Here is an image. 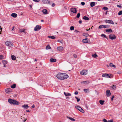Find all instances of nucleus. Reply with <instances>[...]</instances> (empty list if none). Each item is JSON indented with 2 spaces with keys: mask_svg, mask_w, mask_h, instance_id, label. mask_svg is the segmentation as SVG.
Wrapping results in <instances>:
<instances>
[{
  "mask_svg": "<svg viewBox=\"0 0 122 122\" xmlns=\"http://www.w3.org/2000/svg\"><path fill=\"white\" fill-rule=\"evenodd\" d=\"M55 5V3H53L52 4V7H54Z\"/></svg>",
  "mask_w": 122,
  "mask_h": 122,
  "instance_id": "obj_54",
  "label": "nucleus"
},
{
  "mask_svg": "<svg viewBox=\"0 0 122 122\" xmlns=\"http://www.w3.org/2000/svg\"><path fill=\"white\" fill-rule=\"evenodd\" d=\"M113 120L112 119L110 120H109L107 121V122H113Z\"/></svg>",
  "mask_w": 122,
  "mask_h": 122,
  "instance_id": "obj_50",
  "label": "nucleus"
},
{
  "mask_svg": "<svg viewBox=\"0 0 122 122\" xmlns=\"http://www.w3.org/2000/svg\"><path fill=\"white\" fill-rule=\"evenodd\" d=\"M56 76L57 78L61 80H63L66 79L68 77V75L65 73H61L57 74Z\"/></svg>",
  "mask_w": 122,
  "mask_h": 122,
  "instance_id": "obj_1",
  "label": "nucleus"
},
{
  "mask_svg": "<svg viewBox=\"0 0 122 122\" xmlns=\"http://www.w3.org/2000/svg\"><path fill=\"white\" fill-rule=\"evenodd\" d=\"M56 59H55L51 58L50 59V61L51 62H56Z\"/></svg>",
  "mask_w": 122,
  "mask_h": 122,
  "instance_id": "obj_18",
  "label": "nucleus"
},
{
  "mask_svg": "<svg viewBox=\"0 0 122 122\" xmlns=\"http://www.w3.org/2000/svg\"><path fill=\"white\" fill-rule=\"evenodd\" d=\"M85 3L84 2H82L81 3V4L82 5H85Z\"/></svg>",
  "mask_w": 122,
  "mask_h": 122,
  "instance_id": "obj_47",
  "label": "nucleus"
},
{
  "mask_svg": "<svg viewBox=\"0 0 122 122\" xmlns=\"http://www.w3.org/2000/svg\"><path fill=\"white\" fill-rule=\"evenodd\" d=\"M83 19L85 20H88L89 19L88 17L86 16L83 17Z\"/></svg>",
  "mask_w": 122,
  "mask_h": 122,
  "instance_id": "obj_28",
  "label": "nucleus"
},
{
  "mask_svg": "<svg viewBox=\"0 0 122 122\" xmlns=\"http://www.w3.org/2000/svg\"><path fill=\"white\" fill-rule=\"evenodd\" d=\"M12 88H14L16 87V84H14L10 86Z\"/></svg>",
  "mask_w": 122,
  "mask_h": 122,
  "instance_id": "obj_29",
  "label": "nucleus"
},
{
  "mask_svg": "<svg viewBox=\"0 0 122 122\" xmlns=\"http://www.w3.org/2000/svg\"><path fill=\"white\" fill-rule=\"evenodd\" d=\"M110 91L109 90H107L106 91V95L107 97H109L111 95Z\"/></svg>",
  "mask_w": 122,
  "mask_h": 122,
  "instance_id": "obj_12",
  "label": "nucleus"
},
{
  "mask_svg": "<svg viewBox=\"0 0 122 122\" xmlns=\"http://www.w3.org/2000/svg\"><path fill=\"white\" fill-rule=\"evenodd\" d=\"M90 5L91 7H93L95 5V3L94 2H92L90 3Z\"/></svg>",
  "mask_w": 122,
  "mask_h": 122,
  "instance_id": "obj_23",
  "label": "nucleus"
},
{
  "mask_svg": "<svg viewBox=\"0 0 122 122\" xmlns=\"http://www.w3.org/2000/svg\"><path fill=\"white\" fill-rule=\"evenodd\" d=\"M74 27L73 26H71L70 27V29L71 30H73L74 29Z\"/></svg>",
  "mask_w": 122,
  "mask_h": 122,
  "instance_id": "obj_43",
  "label": "nucleus"
},
{
  "mask_svg": "<svg viewBox=\"0 0 122 122\" xmlns=\"http://www.w3.org/2000/svg\"><path fill=\"white\" fill-rule=\"evenodd\" d=\"M41 26L38 25H36L34 29V30L36 31L39 30L41 28Z\"/></svg>",
  "mask_w": 122,
  "mask_h": 122,
  "instance_id": "obj_5",
  "label": "nucleus"
},
{
  "mask_svg": "<svg viewBox=\"0 0 122 122\" xmlns=\"http://www.w3.org/2000/svg\"><path fill=\"white\" fill-rule=\"evenodd\" d=\"M6 45L8 46L11 47L13 46V45L12 43L9 41H7L5 43Z\"/></svg>",
  "mask_w": 122,
  "mask_h": 122,
  "instance_id": "obj_3",
  "label": "nucleus"
},
{
  "mask_svg": "<svg viewBox=\"0 0 122 122\" xmlns=\"http://www.w3.org/2000/svg\"><path fill=\"white\" fill-rule=\"evenodd\" d=\"M34 1L36 2H38L40 1V0H33Z\"/></svg>",
  "mask_w": 122,
  "mask_h": 122,
  "instance_id": "obj_48",
  "label": "nucleus"
},
{
  "mask_svg": "<svg viewBox=\"0 0 122 122\" xmlns=\"http://www.w3.org/2000/svg\"><path fill=\"white\" fill-rule=\"evenodd\" d=\"M42 2L43 3L46 4H50V2H50L48 0H42Z\"/></svg>",
  "mask_w": 122,
  "mask_h": 122,
  "instance_id": "obj_11",
  "label": "nucleus"
},
{
  "mask_svg": "<svg viewBox=\"0 0 122 122\" xmlns=\"http://www.w3.org/2000/svg\"><path fill=\"white\" fill-rule=\"evenodd\" d=\"M64 94L66 96H71V94L70 93H66L65 92L64 93Z\"/></svg>",
  "mask_w": 122,
  "mask_h": 122,
  "instance_id": "obj_22",
  "label": "nucleus"
},
{
  "mask_svg": "<svg viewBox=\"0 0 122 122\" xmlns=\"http://www.w3.org/2000/svg\"><path fill=\"white\" fill-rule=\"evenodd\" d=\"M105 25V26H106V28H109V26L108 25Z\"/></svg>",
  "mask_w": 122,
  "mask_h": 122,
  "instance_id": "obj_55",
  "label": "nucleus"
},
{
  "mask_svg": "<svg viewBox=\"0 0 122 122\" xmlns=\"http://www.w3.org/2000/svg\"><path fill=\"white\" fill-rule=\"evenodd\" d=\"M107 32H112V30L111 29H107L106 30Z\"/></svg>",
  "mask_w": 122,
  "mask_h": 122,
  "instance_id": "obj_25",
  "label": "nucleus"
},
{
  "mask_svg": "<svg viewBox=\"0 0 122 122\" xmlns=\"http://www.w3.org/2000/svg\"><path fill=\"white\" fill-rule=\"evenodd\" d=\"M110 87L113 90H115L116 89V86L114 85L112 86H111Z\"/></svg>",
  "mask_w": 122,
  "mask_h": 122,
  "instance_id": "obj_20",
  "label": "nucleus"
},
{
  "mask_svg": "<svg viewBox=\"0 0 122 122\" xmlns=\"http://www.w3.org/2000/svg\"><path fill=\"white\" fill-rule=\"evenodd\" d=\"M122 14V11L121 10L118 13V15H120Z\"/></svg>",
  "mask_w": 122,
  "mask_h": 122,
  "instance_id": "obj_40",
  "label": "nucleus"
},
{
  "mask_svg": "<svg viewBox=\"0 0 122 122\" xmlns=\"http://www.w3.org/2000/svg\"><path fill=\"white\" fill-rule=\"evenodd\" d=\"M74 57L75 58H76L77 57V56L75 54H74L73 55Z\"/></svg>",
  "mask_w": 122,
  "mask_h": 122,
  "instance_id": "obj_49",
  "label": "nucleus"
},
{
  "mask_svg": "<svg viewBox=\"0 0 122 122\" xmlns=\"http://www.w3.org/2000/svg\"><path fill=\"white\" fill-rule=\"evenodd\" d=\"M58 42H60V43H62V42H63V41H61V40H58V41H57Z\"/></svg>",
  "mask_w": 122,
  "mask_h": 122,
  "instance_id": "obj_51",
  "label": "nucleus"
},
{
  "mask_svg": "<svg viewBox=\"0 0 122 122\" xmlns=\"http://www.w3.org/2000/svg\"><path fill=\"white\" fill-rule=\"evenodd\" d=\"M79 23L80 24H81L82 23V21L81 20H80L79 21Z\"/></svg>",
  "mask_w": 122,
  "mask_h": 122,
  "instance_id": "obj_58",
  "label": "nucleus"
},
{
  "mask_svg": "<svg viewBox=\"0 0 122 122\" xmlns=\"http://www.w3.org/2000/svg\"><path fill=\"white\" fill-rule=\"evenodd\" d=\"M48 37L52 39H54L55 38V36H48Z\"/></svg>",
  "mask_w": 122,
  "mask_h": 122,
  "instance_id": "obj_35",
  "label": "nucleus"
},
{
  "mask_svg": "<svg viewBox=\"0 0 122 122\" xmlns=\"http://www.w3.org/2000/svg\"><path fill=\"white\" fill-rule=\"evenodd\" d=\"M102 76L103 77H105L106 78H110L111 76V75H109V74L105 73L102 75Z\"/></svg>",
  "mask_w": 122,
  "mask_h": 122,
  "instance_id": "obj_7",
  "label": "nucleus"
},
{
  "mask_svg": "<svg viewBox=\"0 0 122 122\" xmlns=\"http://www.w3.org/2000/svg\"><path fill=\"white\" fill-rule=\"evenodd\" d=\"M105 22L107 23L112 24V25L114 24V22L111 20H105Z\"/></svg>",
  "mask_w": 122,
  "mask_h": 122,
  "instance_id": "obj_9",
  "label": "nucleus"
},
{
  "mask_svg": "<svg viewBox=\"0 0 122 122\" xmlns=\"http://www.w3.org/2000/svg\"><path fill=\"white\" fill-rule=\"evenodd\" d=\"M46 48L47 50H48L51 49V47L49 45H47L46 46Z\"/></svg>",
  "mask_w": 122,
  "mask_h": 122,
  "instance_id": "obj_38",
  "label": "nucleus"
},
{
  "mask_svg": "<svg viewBox=\"0 0 122 122\" xmlns=\"http://www.w3.org/2000/svg\"><path fill=\"white\" fill-rule=\"evenodd\" d=\"M70 10L73 13H76L77 12V11L75 8H71Z\"/></svg>",
  "mask_w": 122,
  "mask_h": 122,
  "instance_id": "obj_8",
  "label": "nucleus"
},
{
  "mask_svg": "<svg viewBox=\"0 0 122 122\" xmlns=\"http://www.w3.org/2000/svg\"><path fill=\"white\" fill-rule=\"evenodd\" d=\"M67 118H68L69 119H70V120H71V121H74L75 120V119H74L72 118H71L70 117H69L67 116Z\"/></svg>",
  "mask_w": 122,
  "mask_h": 122,
  "instance_id": "obj_32",
  "label": "nucleus"
},
{
  "mask_svg": "<svg viewBox=\"0 0 122 122\" xmlns=\"http://www.w3.org/2000/svg\"><path fill=\"white\" fill-rule=\"evenodd\" d=\"M2 62L3 64L4 65H6L7 63V61H5V60H3L2 61Z\"/></svg>",
  "mask_w": 122,
  "mask_h": 122,
  "instance_id": "obj_34",
  "label": "nucleus"
},
{
  "mask_svg": "<svg viewBox=\"0 0 122 122\" xmlns=\"http://www.w3.org/2000/svg\"><path fill=\"white\" fill-rule=\"evenodd\" d=\"M86 93H88L89 92V89H85L83 90Z\"/></svg>",
  "mask_w": 122,
  "mask_h": 122,
  "instance_id": "obj_27",
  "label": "nucleus"
},
{
  "mask_svg": "<svg viewBox=\"0 0 122 122\" xmlns=\"http://www.w3.org/2000/svg\"><path fill=\"white\" fill-rule=\"evenodd\" d=\"M110 66L111 67H113L114 68L116 67V66L115 65H114L112 63H110L109 64Z\"/></svg>",
  "mask_w": 122,
  "mask_h": 122,
  "instance_id": "obj_26",
  "label": "nucleus"
},
{
  "mask_svg": "<svg viewBox=\"0 0 122 122\" xmlns=\"http://www.w3.org/2000/svg\"><path fill=\"white\" fill-rule=\"evenodd\" d=\"M75 32H76L77 33L79 32V31L77 30H75Z\"/></svg>",
  "mask_w": 122,
  "mask_h": 122,
  "instance_id": "obj_59",
  "label": "nucleus"
},
{
  "mask_svg": "<svg viewBox=\"0 0 122 122\" xmlns=\"http://www.w3.org/2000/svg\"><path fill=\"white\" fill-rule=\"evenodd\" d=\"M106 27L105 25H100L99 26V29H101L102 28H105Z\"/></svg>",
  "mask_w": 122,
  "mask_h": 122,
  "instance_id": "obj_19",
  "label": "nucleus"
},
{
  "mask_svg": "<svg viewBox=\"0 0 122 122\" xmlns=\"http://www.w3.org/2000/svg\"><path fill=\"white\" fill-rule=\"evenodd\" d=\"M22 107L24 108L25 109H27L29 107V106L27 104H25L22 106Z\"/></svg>",
  "mask_w": 122,
  "mask_h": 122,
  "instance_id": "obj_14",
  "label": "nucleus"
},
{
  "mask_svg": "<svg viewBox=\"0 0 122 122\" xmlns=\"http://www.w3.org/2000/svg\"><path fill=\"white\" fill-rule=\"evenodd\" d=\"M92 29V27L91 28H89V29H86V30L87 31H88L90 30V29Z\"/></svg>",
  "mask_w": 122,
  "mask_h": 122,
  "instance_id": "obj_57",
  "label": "nucleus"
},
{
  "mask_svg": "<svg viewBox=\"0 0 122 122\" xmlns=\"http://www.w3.org/2000/svg\"><path fill=\"white\" fill-rule=\"evenodd\" d=\"M101 36H103L105 38H106L107 39V38L106 37V35L104 34H102Z\"/></svg>",
  "mask_w": 122,
  "mask_h": 122,
  "instance_id": "obj_44",
  "label": "nucleus"
},
{
  "mask_svg": "<svg viewBox=\"0 0 122 122\" xmlns=\"http://www.w3.org/2000/svg\"><path fill=\"white\" fill-rule=\"evenodd\" d=\"M80 15V13H78L76 15V17L79 18Z\"/></svg>",
  "mask_w": 122,
  "mask_h": 122,
  "instance_id": "obj_42",
  "label": "nucleus"
},
{
  "mask_svg": "<svg viewBox=\"0 0 122 122\" xmlns=\"http://www.w3.org/2000/svg\"><path fill=\"white\" fill-rule=\"evenodd\" d=\"M58 50L60 51H62L63 50V48L61 46L58 47H57Z\"/></svg>",
  "mask_w": 122,
  "mask_h": 122,
  "instance_id": "obj_16",
  "label": "nucleus"
},
{
  "mask_svg": "<svg viewBox=\"0 0 122 122\" xmlns=\"http://www.w3.org/2000/svg\"><path fill=\"white\" fill-rule=\"evenodd\" d=\"M75 107L81 112L82 113H84V111L80 107L78 106H75Z\"/></svg>",
  "mask_w": 122,
  "mask_h": 122,
  "instance_id": "obj_4",
  "label": "nucleus"
},
{
  "mask_svg": "<svg viewBox=\"0 0 122 122\" xmlns=\"http://www.w3.org/2000/svg\"><path fill=\"white\" fill-rule=\"evenodd\" d=\"M42 12L45 14H47V10L46 9H44L43 10Z\"/></svg>",
  "mask_w": 122,
  "mask_h": 122,
  "instance_id": "obj_21",
  "label": "nucleus"
},
{
  "mask_svg": "<svg viewBox=\"0 0 122 122\" xmlns=\"http://www.w3.org/2000/svg\"><path fill=\"white\" fill-rule=\"evenodd\" d=\"M114 96H112V97L111 98V100L112 101L113 100V99L114 98Z\"/></svg>",
  "mask_w": 122,
  "mask_h": 122,
  "instance_id": "obj_53",
  "label": "nucleus"
},
{
  "mask_svg": "<svg viewBox=\"0 0 122 122\" xmlns=\"http://www.w3.org/2000/svg\"><path fill=\"white\" fill-rule=\"evenodd\" d=\"M99 103L101 105H103V104L104 102V101H103L102 100H100L99 101Z\"/></svg>",
  "mask_w": 122,
  "mask_h": 122,
  "instance_id": "obj_30",
  "label": "nucleus"
},
{
  "mask_svg": "<svg viewBox=\"0 0 122 122\" xmlns=\"http://www.w3.org/2000/svg\"><path fill=\"white\" fill-rule=\"evenodd\" d=\"M92 56L95 58H96L97 57V56L96 53L94 55H93Z\"/></svg>",
  "mask_w": 122,
  "mask_h": 122,
  "instance_id": "obj_41",
  "label": "nucleus"
},
{
  "mask_svg": "<svg viewBox=\"0 0 122 122\" xmlns=\"http://www.w3.org/2000/svg\"><path fill=\"white\" fill-rule=\"evenodd\" d=\"M8 101L10 104L14 105H18L20 104L19 102L10 98L8 99Z\"/></svg>",
  "mask_w": 122,
  "mask_h": 122,
  "instance_id": "obj_2",
  "label": "nucleus"
},
{
  "mask_svg": "<svg viewBox=\"0 0 122 122\" xmlns=\"http://www.w3.org/2000/svg\"><path fill=\"white\" fill-rule=\"evenodd\" d=\"M11 16L14 18H15L17 16V14L15 13H13L11 14Z\"/></svg>",
  "mask_w": 122,
  "mask_h": 122,
  "instance_id": "obj_24",
  "label": "nucleus"
},
{
  "mask_svg": "<svg viewBox=\"0 0 122 122\" xmlns=\"http://www.w3.org/2000/svg\"><path fill=\"white\" fill-rule=\"evenodd\" d=\"M4 59V56L2 55H0V59L2 60Z\"/></svg>",
  "mask_w": 122,
  "mask_h": 122,
  "instance_id": "obj_37",
  "label": "nucleus"
},
{
  "mask_svg": "<svg viewBox=\"0 0 122 122\" xmlns=\"http://www.w3.org/2000/svg\"><path fill=\"white\" fill-rule=\"evenodd\" d=\"M102 9H104V10H107L108 9V8L107 7H104Z\"/></svg>",
  "mask_w": 122,
  "mask_h": 122,
  "instance_id": "obj_39",
  "label": "nucleus"
},
{
  "mask_svg": "<svg viewBox=\"0 0 122 122\" xmlns=\"http://www.w3.org/2000/svg\"><path fill=\"white\" fill-rule=\"evenodd\" d=\"M11 89L10 88H7L5 90V92L7 93H9L11 92Z\"/></svg>",
  "mask_w": 122,
  "mask_h": 122,
  "instance_id": "obj_13",
  "label": "nucleus"
},
{
  "mask_svg": "<svg viewBox=\"0 0 122 122\" xmlns=\"http://www.w3.org/2000/svg\"><path fill=\"white\" fill-rule=\"evenodd\" d=\"M87 71L86 70H84L81 71L80 73L82 75H86L87 74Z\"/></svg>",
  "mask_w": 122,
  "mask_h": 122,
  "instance_id": "obj_10",
  "label": "nucleus"
},
{
  "mask_svg": "<svg viewBox=\"0 0 122 122\" xmlns=\"http://www.w3.org/2000/svg\"><path fill=\"white\" fill-rule=\"evenodd\" d=\"M2 28H1V27L0 25V30H2Z\"/></svg>",
  "mask_w": 122,
  "mask_h": 122,
  "instance_id": "obj_64",
  "label": "nucleus"
},
{
  "mask_svg": "<svg viewBox=\"0 0 122 122\" xmlns=\"http://www.w3.org/2000/svg\"><path fill=\"white\" fill-rule=\"evenodd\" d=\"M85 107H86V108L87 109H88V107L87 106V105H85Z\"/></svg>",
  "mask_w": 122,
  "mask_h": 122,
  "instance_id": "obj_61",
  "label": "nucleus"
},
{
  "mask_svg": "<svg viewBox=\"0 0 122 122\" xmlns=\"http://www.w3.org/2000/svg\"><path fill=\"white\" fill-rule=\"evenodd\" d=\"M103 121L104 122H107V121L106 119H104L103 120Z\"/></svg>",
  "mask_w": 122,
  "mask_h": 122,
  "instance_id": "obj_46",
  "label": "nucleus"
},
{
  "mask_svg": "<svg viewBox=\"0 0 122 122\" xmlns=\"http://www.w3.org/2000/svg\"><path fill=\"white\" fill-rule=\"evenodd\" d=\"M109 38L111 40H113L115 39L116 37L114 35L111 34L109 36Z\"/></svg>",
  "mask_w": 122,
  "mask_h": 122,
  "instance_id": "obj_6",
  "label": "nucleus"
},
{
  "mask_svg": "<svg viewBox=\"0 0 122 122\" xmlns=\"http://www.w3.org/2000/svg\"><path fill=\"white\" fill-rule=\"evenodd\" d=\"M75 94V95H76L78 94V92L77 91H76L74 93Z\"/></svg>",
  "mask_w": 122,
  "mask_h": 122,
  "instance_id": "obj_52",
  "label": "nucleus"
},
{
  "mask_svg": "<svg viewBox=\"0 0 122 122\" xmlns=\"http://www.w3.org/2000/svg\"><path fill=\"white\" fill-rule=\"evenodd\" d=\"M11 58L12 60H15L16 59V57L14 55H12L11 56Z\"/></svg>",
  "mask_w": 122,
  "mask_h": 122,
  "instance_id": "obj_31",
  "label": "nucleus"
},
{
  "mask_svg": "<svg viewBox=\"0 0 122 122\" xmlns=\"http://www.w3.org/2000/svg\"><path fill=\"white\" fill-rule=\"evenodd\" d=\"M117 7H119V8H120V7H121V6L120 5H117Z\"/></svg>",
  "mask_w": 122,
  "mask_h": 122,
  "instance_id": "obj_56",
  "label": "nucleus"
},
{
  "mask_svg": "<svg viewBox=\"0 0 122 122\" xmlns=\"http://www.w3.org/2000/svg\"><path fill=\"white\" fill-rule=\"evenodd\" d=\"M26 111L27 112H30V111L29 110H26Z\"/></svg>",
  "mask_w": 122,
  "mask_h": 122,
  "instance_id": "obj_62",
  "label": "nucleus"
},
{
  "mask_svg": "<svg viewBox=\"0 0 122 122\" xmlns=\"http://www.w3.org/2000/svg\"><path fill=\"white\" fill-rule=\"evenodd\" d=\"M19 31H20V32L21 33H22V32L25 33V29H20Z\"/></svg>",
  "mask_w": 122,
  "mask_h": 122,
  "instance_id": "obj_36",
  "label": "nucleus"
},
{
  "mask_svg": "<svg viewBox=\"0 0 122 122\" xmlns=\"http://www.w3.org/2000/svg\"><path fill=\"white\" fill-rule=\"evenodd\" d=\"M82 41L84 43H87L88 42V38H86L85 39H84Z\"/></svg>",
  "mask_w": 122,
  "mask_h": 122,
  "instance_id": "obj_15",
  "label": "nucleus"
},
{
  "mask_svg": "<svg viewBox=\"0 0 122 122\" xmlns=\"http://www.w3.org/2000/svg\"><path fill=\"white\" fill-rule=\"evenodd\" d=\"M14 26H13V28H12V30H13V29H14Z\"/></svg>",
  "mask_w": 122,
  "mask_h": 122,
  "instance_id": "obj_63",
  "label": "nucleus"
},
{
  "mask_svg": "<svg viewBox=\"0 0 122 122\" xmlns=\"http://www.w3.org/2000/svg\"><path fill=\"white\" fill-rule=\"evenodd\" d=\"M82 35L85 36H89V35L88 34L86 33H83Z\"/></svg>",
  "mask_w": 122,
  "mask_h": 122,
  "instance_id": "obj_33",
  "label": "nucleus"
},
{
  "mask_svg": "<svg viewBox=\"0 0 122 122\" xmlns=\"http://www.w3.org/2000/svg\"><path fill=\"white\" fill-rule=\"evenodd\" d=\"M89 83V81H83L81 82V83H84L85 84H88Z\"/></svg>",
  "mask_w": 122,
  "mask_h": 122,
  "instance_id": "obj_17",
  "label": "nucleus"
},
{
  "mask_svg": "<svg viewBox=\"0 0 122 122\" xmlns=\"http://www.w3.org/2000/svg\"><path fill=\"white\" fill-rule=\"evenodd\" d=\"M75 97L77 99V101L78 102H79L80 101V99L79 98H78L77 97Z\"/></svg>",
  "mask_w": 122,
  "mask_h": 122,
  "instance_id": "obj_45",
  "label": "nucleus"
},
{
  "mask_svg": "<svg viewBox=\"0 0 122 122\" xmlns=\"http://www.w3.org/2000/svg\"><path fill=\"white\" fill-rule=\"evenodd\" d=\"M32 107L33 108H34L35 107V106L34 105H33L32 106Z\"/></svg>",
  "mask_w": 122,
  "mask_h": 122,
  "instance_id": "obj_60",
  "label": "nucleus"
}]
</instances>
